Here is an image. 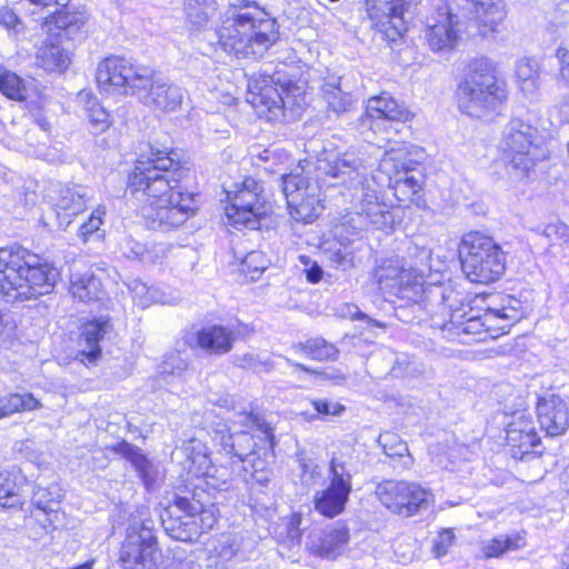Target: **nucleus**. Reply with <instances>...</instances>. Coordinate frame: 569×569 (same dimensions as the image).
<instances>
[{
  "mask_svg": "<svg viewBox=\"0 0 569 569\" xmlns=\"http://www.w3.org/2000/svg\"><path fill=\"white\" fill-rule=\"evenodd\" d=\"M0 26L4 27L7 30L19 32L22 22L11 8L2 6L0 8Z\"/></svg>",
  "mask_w": 569,
  "mask_h": 569,
  "instance_id": "62",
  "label": "nucleus"
},
{
  "mask_svg": "<svg viewBox=\"0 0 569 569\" xmlns=\"http://www.w3.org/2000/svg\"><path fill=\"white\" fill-rule=\"evenodd\" d=\"M379 442L388 457H403L408 453L407 443L395 433L380 435Z\"/></svg>",
  "mask_w": 569,
  "mask_h": 569,
  "instance_id": "53",
  "label": "nucleus"
},
{
  "mask_svg": "<svg viewBox=\"0 0 569 569\" xmlns=\"http://www.w3.org/2000/svg\"><path fill=\"white\" fill-rule=\"evenodd\" d=\"M349 541V530L342 522H336L327 527L320 533L310 537L309 548L316 555L335 559Z\"/></svg>",
  "mask_w": 569,
  "mask_h": 569,
  "instance_id": "26",
  "label": "nucleus"
},
{
  "mask_svg": "<svg viewBox=\"0 0 569 569\" xmlns=\"http://www.w3.org/2000/svg\"><path fill=\"white\" fill-rule=\"evenodd\" d=\"M416 0H365V8L372 27L388 31V26L401 36L412 19Z\"/></svg>",
  "mask_w": 569,
  "mask_h": 569,
  "instance_id": "18",
  "label": "nucleus"
},
{
  "mask_svg": "<svg viewBox=\"0 0 569 569\" xmlns=\"http://www.w3.org/2000/svg\"><path fill=\"white\" fill-rule=\"evenodd\" d=\"M372 182L393 189L400 202L413 203L421 198L423 174L419 162L412 160L405 149H391L385 151L379 160Z\"/></svg>",
  "mask_w": 569,
  "mask_h": 569,
  "instance_id": "9",
  "label": "nucleus"
},
{
  "mask_svg": "<svg viewBox=\"0 0 569 569\" xmlns=\"http://www.w3.org/2000/svg\"><path fill=\"white\" fill-rule=\"evenodd\" d=\"M262 186L253 178H246L241 188L236 191H228V204L226 216L228 222L237 228L251 230L261 227V220L270 210V204L262 196Z\"/></svg>",
  "mask_w": 569,
  "mask_h": 569,
  "instance_id": "11",
  "label": "nucleus"
},
{
  "mask_svg": "<svg viewBox=\"0 0 569 569\" xmlns=\"http://www.w3.org/2000/svg\"><path fill=\"white\" fill-rule=\"evenodd\" d=\"M69 291L83 302L99 301L104 296L101 280L91 271L72 274Z\"/></svg>",
  "mask_w": 569,
  "mask_h": 569,
  "instance_id": "32",
  "label": "nucleus"
},
{
  "mask_svg": "<svg viewBox=\"0 0 569 569\" xmlns=\"http://www.w3.org/2000/svg\"><path fill=\"white\" fill-rule=\"evenodd\" d=\"M416 251V261L415 266L409 268L408 270L413 271V273H418L421 276L422 281L425 282V273L431 270V251L428 248L415 247Z\"/></svg>",
  "mask_w": 569,
  "mask_h": 569,
  "instance_id": "58",
  "label": "nucleus"
},
{
  "mask_svg": "<svg viewBox=\"0 0 569 569\" xmlns=\"http://www.w3.org/2000/svg\"><path fill=\"white\" fill-rule=\"evenodd\" d=\"M540 428L547 436L558 437L569 428V405L558 395L540 397L536 405Z\"/></svg>",
  "mask_w": 569,
  "mask_h": 569,
  "instance_id": "24",
  "label": "nucleus"
},
{
  "mask_svg": "<svg viewBox=\"0 0 569 569\" xmlns=\"http://www.w3.org/2000/svg\"><path fill=\"white\" fill-rule=\"evenodd\" d=\"M149 67L136 64L121 56H111L102 60L97 68V83L101 90L136 96L140 84L147 81Z\"/></svg>",
  "mask_w": 569,
  "mask_h": 569,
  "instance_id": "13",
  "label": "nucleus"
},
{
  "mask_svg": "<svg viewBox=\"0 0 569 569\" xmlns=\"http://www.w3.org/2000/svg\"><path fill=\"white\" fill-rule=\"evenodd\" d=\"M61 497V489L57 485L50 487L37 486L33 489L31 502L36 510L44 516V519L41 520L40 515H36L43 528L56 527V522L59 520Z\"/></svg>",
  "mask_w": 569,
  "mask_h": 569,
  "instance_id": "27",
  "label": "nucleus"
},
{
  "mask_svg": "<svg viewBox=\"0 0 569 569\" xmlns=\"http://www.w3.org/2000/svg\"><path fill=\"white\" fill-rule=\"evenodd\" d=\"M106 211L103 208L99 207L88 218L86 222H83L79 228V236L87 241L89 236H92L94 232L100 230V226L103 221V216Z\"/></svg>",
  "mask_w": 569,
  "mask_h": 569,
  "instance_id": "56",
  "label": "nucleus"
},
{
  "mask_svg": "<svg viewBox=\"0 0 569 569\" xmlns=\"http://www.w3.org/2000/svg\"><path fill=\"white\" fill-rule=\"evenodd\" d=\"M203 495L204 491L198 489H186L181 493L174 495V507L179 511L183 512L187 518L192 520L191 522H181V526L177 528L171 522L169 525L164 523L166 531H168L173 539L180 541L192 540L193 535H198V531L191 532L189 529H187V527L190 525H199L202 531L211 529L214 526L217 518L214 515L213 506L206 508L204 502L201 500Z\"/></svg>",
  "mask_w": 569,
  "mask_h": 569,
  "instance_id": "14",
  "label": "nucleus"
},
{
  "mask_svg": "<svg viewBox=\"0 0 569 569\" xmlns=\"http://www.w3.org/2000/svg\"><path fill=\"white\" fill-rule=\"evenodd\" d=\"M257 167L267 172H277L290 160V154L280 148H266L257 153Z\"/></svg>",
  "mask_w": 569,
  "mask_h": 569,
  "instance_id": "45",
  "label": "nucleus"
},
{
  "mask_svg": "<svg viewBox=\"0 0 569 569\" xmlns=\"http://www.w3.org/2000/svg\"><path fill=\"white\" fill-rule=\"evenodd\" d=\"M373 277L383 295L396 297V316L403 322H421L429 307L442 306L451 300L453 290L449 286L422 281L421 276L400 266L396 259H385L375 269Z\"/></svg>",
  "mask_w": 569,
  "mask_h": 569,
  "instance_id": "2",
  "label": "nucleus"
},
{
  "mask_svg": "<svg viewBox=\"0 0 569 569\" xmlns=\"http://www.w3.org/2000/svg\"><path fill=\"white\" fill-rule=\"evenodd\" d=\"M60 226H68L71 218L83 212L89 200V189L81 184H52L49 194Z\"/></svg>",
  "mask_w": 569,
  "mask_h": 569,
  "instance_id": "22",
  "label": "nucleus"
},
{
  "mask_svg": "<svg viewBox=\"0 0 569 569\" xmlns=\"http://www.w3.org/2000/svg\"><path fill=\"white\" fill-rule=\"evenodd\" d=\"M555 57L558 61L557 86L569 89V46L561 42L556 49ZM557 104L569 106V91L561 96Z\"/></svg>",
  "mask_w": 569,
  "mask_h": 569,
  "instance_id": "44",
  "label": "nucleus"
},
{
  "mask_svg": "<svg viewBox=\"0 0 569 569\" xmlns=\"http://www.w3.org/2000/svg\"><path fill=\"white\" fill-rule=\"evenodd\" d=\"M312 406L315 410L323 416L332 415V416H339L341 412L345 411V406L332 402L328 399H317L312 401Z\"/></svg>",
  "mask_w": 569,
  "mask_h": 569,
  "instance_id": "64",
  "label": "nucleus"
},
{
  "mask_svg": "<svg viewBox=\"0 0 569 569\" xmlns=\"http://www.w3.org/2000/svg\"><path fill=\"white\" fill-rule=\"evenodd\" d=\"M455 535L450 529L442 530L433 540L432 552L436 558H441L447 555L449 548L452 546Z\"/></svg>",
  "mask_w": 569,
  "mask_h": 569,
  "instance_id": "59",
  "label": "nucleus"
},
{
  "mask_svg": "<svg viewBox=\"0 0 569 569\" xmlns=\"http://www.w3.org/2000/svg\"><path fill=\"white\" fill-rule=\"evenodd\" d=\"M459 256L462 271L471 282L488 284L505 273L506 252L491 237L479 231L462 237Z\"/></svg>",
  "mask_w": 569,
  "mask_h": 569,
  "instance_id": "8",
  "label": "nucleus"
},
{
  "mask_svg": "<svg viewBox=\"0 0 569 569\" xmlns=\"http://www.w3.org/2000/svg\"><path fill=\"white\" fill-rule=\"evenodd\" d=\"M517 548L515 540L509 536H499L483 546V552L487 558L500 557L505 551Z\"/></svg>",
  "mask_w": 569,
  "mask_h": 569,
  "instance_id": "54",
  "label": "nucleus"
},
{
  "mask_svg": "<svg viewBox=\"0 0 569 569\" xmlns=\"http://www.w3.org/2000/svg\"><path fill=\"white\" fill-rule=\"evenodd\" d=\"M236 341L234 332L221 325L201 328L189 340L191 348H199L210 356H222L231 351Z\"/></svg>",
  "mask_w": 569,
  "mask_h": 569,
  "instance_id": "25",
  "label": "nucleus"
},
{
  "mask_svg": "<svg viewBox=\"0 0 569 569\" xmlns=\"http://www.w3.org/2000/svg\"><path fill=\"white\" fill-rule=\"evenodd\" d=\"M271 453V451L264 456L262 451L257 449V453L249 458L246 463H242V469L246 475L266 471L267 469V457Z\"/></svg>",
  "mask_w": 569,
  "mask_h": 569,
  "instance_id": "63",
  "label": "nucleus"
},
{
  "mask_svg": "<svg viewBox=\"0 0 569 569\" xmlns=\"http://www.w3.org/2000/svg\"><path fill=\"white\" fill-rule=\"evenodd\" d=\"M295 348L317 361H335L338 359L339 350L322 337H315L299 342Z\"/></svg>",
  "mask_w": 569,
  "mask_h": 569,
  "instance_id": "36",
  "label": "nucleus"
},
{
  "mask_svg": "<svg viewBox=\"0 0 569 569\" xmlns=\"http://www.w3.org/2000/svg\"><path fill=\"white\" fill-rule=\"evenodd\" d=\"M323 98L328 108L337 114L347 112L351 106V96L345 92L339 82H327L322 87Z\"/></svg>",
  "mask_w": 569,
  "mask_h": 569,
  "instance_id": "43",
  "label": "nucleus"
},
{
  "mask_svg": "<svg viewBox=\"0 0 569 569\" xmlns=\"http://www.w3.org/2000/svg\"><path fill=\"white\" fill-rule=\"evenodd\" d=\"M458 293L453 291V298L442 306L429 307L427 316H449L448 321H435L442 330L453 332L457 336H480L478 340L487 337L496 338L506 333L526 313L527 307L513 296H502L492 300L482 315H470L472 310L460 302Z\"/></svg>",
  "mask_w": 569,
  "mask_h": 569,
  "instance_id": "4",
  "label": "nucleus"
},
{
  "mask_svg": "<svg viewBox=\"0 0 569 569\" xmlns=\"http://www.w3.org/2000/svg\"><path fill=\"white\" fill-rule=\"evenodd\" d=\"M368 168V160L363 153L357 150H348L343 153H325L317 160V170L325 176L340 179L342 183L355 180L363 184V178Z\"/></svg>",
  "mask_w": 569,
  "mask_h": 569,
  "instance_id": "20",
  "label": "nucleus"
},
{
  "mask_svg": "<svg viewBox=\"0 0 569 569\" xmlns=\"http://www.w3.org/2000/svg\"><path fill=\"white\" fill-rule=\"evenodd\" d=\"M459 109L481 118L497 112L508 99L507 83L497 77L492 63L480 58L472 61L457 89Z\"/></svg>",
  "mask_w": 569,
  "mask_h": 569,
  "instance_id": "6",
  "label": "nucleus"
},
{
  "mask_svg": "<svg viewBox=\"0 0 569 569\" xmlns=\"http://www.w3.org/2000/svg\"><path fill=\"white\" fill-rule=\"evenodd\" d=\"M327 259L337 268L346 270L353 266V250L350 244L340 241H328L323 244Z\"/></svg>",
  "mask_w": 569,
  "mask_h": 569,
  "instance_id": "41",
  "label": "nucleus"
},
{
  "mask_svg": "<svg viewBox=\"0 0 569 569\" xmlns=\"http://www.w3.org/2000/svg\"><path fill=\"white\" fill-rule=\"evenodd\" d=\"M516 429L517 433L532 432L536 430L530 415L526 410H518L511 415V420L507 422L506 430Z\"/></svg>",
  "mask_w": 569,
  "mask_h": 569,
  "instance_id": "55",
  "label": "nucleus"
},
{
  "mask_svg": "<svg viewBox=\"0 0 569 569\" xmlns=\"http://www.w3.org/2000/svg\"><path fill=\"white\" fill-rule=\"evenodd\" d=\"M111 329L110 319L104 316L84 323L80 346H83L81 352L88 360L94 361L101 355L100 341Z\"/></svg>",
  "mask_w": 569,
  "mask_h": 569,
  "instance_id": "30",
  "label": "nucleus"
},
{
  "mask_svg": "<svg viewBox=\"0 0 569 569\" xmlns=\"http://www.w3.org/2000/svg\"><path fill=\"white\" fill-rule=\"evenodd\" d=\"M138 88L134 97L156 111L173 112L180 108L184 98V90L181 87L154 78V70L150 67L147 81Z\"/></svg>",
  "mask_w": 569,
  "mask_h": 569,
  "instance_id": "19",
  "label": "nucleus"
},
{
  "mask_svg": "<svg viewBox=\"0 0 569 569\" xmlns=\"http://www.w3.org/2000/svg\"><path fill=\"white\" fill-rule=\"evenodd\" d=\"M516 77L520 90L528 98H535L540 87V64L532 58H522L517 61Z\"/></svg>",
  "mask_w": 569,
  "mask_h": 569,
  "instance_id": "33",
  "label": "nucleus"
},
{
  "mask_svg": "<svg viewBox=\"0 0 569 569\" xmlns=\"http://www.w3.org/2000/svg\"><path fill=\"white\" fill-rule=\"evenodd\" d=\"M111 449L131 463L147 490H151L157 480L158 471L156 466L146 457L142 450L124 440L116 443Z\"/></svg>",
  "mask_w": 569,
  "mask_h": 569,
  "instance_id": "29",
  "label": "nucleus"
},
{
  "mask_svg": "<svg viewBox=\"0 0 569 569\" xmlns=\"http://www.w3.org/2000/svg\"><path fill=\"white\" fill-rule=\"evenodd\" d=\"M0 91L12 100L21 101L26 99V88L22 79L12 72L0 74Z\"/></svg>",
  "mask_w": 569,
  "mask_h": 569,
  "instance_id": "49",
  "label": "nucleus"
},
{
  "mask_svg": "<svg viewBox=\"0 0 569 569\" xmlns=\"http://www.w3.org/2000/svg\"><path fill=\"white\" fill-rule=\"evenodd\" d=\"M499 146L509 173L520 180L528 178L533 167L550 153L547 134L520 118L506 124Z\"/></svg>",
  "mask_w": 569,
  "mask_h": 569,
  "instance_id": "7",
  "label": "nucleus"
},
{
  "mask_svg": "<svg viewBox=\"0 0 569 569\" xmlns=\"http://www.w3.org/2000/svg\"><path fill=\"white\" fill-rule=\"evenodd\" d=\"M339 315L343 318H350L352 320H363L372 325V327H382L383 325L369 316L363 313L358 306L351 303H345L339 308Z\"/></svg>",
  "mask_w": 569,
  "mask_h": 569,
  "instance_id": "60",
  "label": "nucleus"
},
{
  "mask_svg": "<svg viewBox=\"0 0 569 569\" xmlns=\"http://www.w3.org/2000/svg\"><path fill=\"white\" fill-rule=\"evenodd\" d=\"M237 551L238 547L236 541L230 536H222L212 550L213 555L219 558L221 562L230 561L237 555Z\"/></svg>",
  "mask_w": 569,
  "mask_h": 569,
  "instance_id": "57",
  "label": "nucleus"
},
{
  "mask_svg": "<svg viewBox=\"0 0 569 569\" xmlns=\"http://www.w3.org/2000/svg\"><path fill=\"white\" fill-rule=\"evenodd\" d=\"M128 178L132 194L147 197L141 216L148 229L169 232L182 226L194 211V193L183 192L181 180L189 169L181 166L177 153L168 148L148 144Z\"/></svg>",
  "mask_w": 569,
  "mask_h": 569,
  "instance_id": "1",
  "label": "nucleus"
},
{
  "mask_svg": "<svg viewBox=\"0 0 569 569\" xmlns=\"http://www.w3.org/2000/svg\"><path fill=\"white\" fill-rule=\"evenodd\" d=\"M183 450L189 462V472L198 478L208 476L211 469V460L206 446L200 440L191 439L183 447Z\"/></svg>",
  "mask_w": 569,
  "mask_h": 569,
  "instance_id": "34",
  "label": "nucleus"
},
{
  "mask_svg": "<svg viewBox=\"0 0 569 569\" xmlns=\"http://www.w3.org/2000/svg\"><path fill=\"white\" fill-rule=\"evenodd\" d=\"M292 471L306 487L316 485L322 478L319 465L312 458H307L303 455L296 456Z\"/></svg>",
  "mask_w": 569,
  "mask_h": 569,
  "instance_id": "42",
  "label": "nucleus"
},
{
  "mask_svg": "<svg viewBox=\"0 0 569 569\" xmlns=\"http://www.w3.org/2000/svg\"><path fill=\"white\" fill-rule=\"evenodd\" d=\"M17 339V323L11 316L0 326V347L9 348Z\"/></svg>",
  "mask_w": 569,
  "mask_h": 569,
  "instance_id": "61",
  "label": "nucleus"
},
{
  "mask_svg": "<svg viewBox=\"0 0 569 569\" xmlns=\"http://www.w3.org/2000/svg\"><path fill=\"white\" fill-rule=\"evenodd\" d=\"M276 19L259 10L246 11L227 17L213 30H206L203 39L212 48L237 58L260 59L279 40Z\"/></svg>",
  "mask_w": 569,
  "mask_h": 569,
  "instance_id": "5",
  "label": "nucleus"
},
{
  "mask_svg": "<svg viewBox=\"0 0 569 569\" xmlns=\"http://www.w3.org/2000/svg\"><path fill=\"white\" fill-rule=\"evenodd\" d=\"M381 503L395 513L410 517L428 502V492L417 483L387 480L377 487Z\"/></svg>",
  "mask_w": 569,
  "mask_h": 569,
  "instance_id": "16",
  "label": "nucleus"
},
{
  "mask_svg": "<svg viewBox=\"0 0 569 569\" xmlns=\"http://www.w3.org/2000/svg\"><path fill=\"white\" fill-rule=\"evenodd\" d=\"M187 368L188 361L179 352H172L166 356L158 372L166 378L168 376H180Z\"/></svg>",
  "mask_w": 569,
  "mask_h": 569,
  "instance_id": "52",
  "label": "nucleus"
},
{
  "mask_svg": "<svg viewBox=\"0 0 569 569\" xmlns=\"http://www.w3.org/2000/svg\"><path fill=\"white\" fill-rule=\"evenodd\" d=\"M246 420L257 429L254 432L241 430L229 432L228 429L217 430L213 441L220 447V450L238 462L246 463L247 460L257 453V449L267 456L274 447V436L272 428L260 422L257 415L250 413Z\"/></svg>",
  "mask_w": 569,
  "mask_h": 569,
  "instance_id": "10",
  "label": "nucleus"
},
{
  "mask_svg": "<svg viewBox=\"0 0 569 569\" xmlns=\"http://www.w3.org/2000/svg\"><path fill=\"white\" fill-rule=\"evenodd\" d=\"M22 505L20 489L14 477L0 472V507L17 508Z\"/></svg>",
  "mask_w": 569,
  "mask_h": 569,
  "instance_id": "46",
  "label": "nucleus"
},
{
  "mask_svg": "<svg viewBox=\"0 0 569 569\" xmlns=\"http://www.w3.org/2000/svg\"><path fill=\"white\" fill-rule=\"evenodd\" d=\"M281 187L292 219L310 223L320 216L323 206L316 194V188L305 176L298 172L282 173Z\"/></svg>",
  "mask_w": 569,
  "mask_h": 569,
  "instance_id": "15",
  "label": "nucleus"
},
{
  "mask_svg": "<svg viewBox=\"0 0 569 569\" xmlns=\"http://www.w3.org/2000/svg\"><path fill=\"white\" fill-rule=\"evenodd\" d=\"M537 236H541L548 240L549 243L556 240L569 239V227L562 222H553L549 224H539L532 229Z\"/></svg>",
  "mask_w": 569,
  "mask_h": 569,
  "instance_id": "51",
  "label": "nucleus"
},
{
  "mask_svg": "<svg viewBox=\"0 0 569 569\" xmlns=\"http://www.w3.org/2000/svg\"><path fill=\"white\" fill-rule=\"evenodd\" d=\"M505 17L502 0H446L445 6L428 18L426 40L432 51H449L470 24L495 31Z\"/></svg>",
  "mask_w": 569,
  "mask_h": 569,
  "instance_id": "3",
  "label": "nucleus"
},
{
  "mask_svg": "<svg viewBox=\"0 0 569 569\" xmlns=\"http://www.w3.org/2000/svg\"><path fill=\"white\" fill-rule=\"evenodd\" d=\"M158 551L157 538L151 529L142 527L140 531L128 533L120 551L123 569H154Z\"/></svg>",
  "mask_w": 569,
  "mask_h": 569,
  "instance_id": "21",
  "label": "nucleus"
},
{
  "mask_svg": "<svg viewBox=\"0 0 569 569\" xmlns=\"http://www.w3.org/2000/svg\"><path fill=\"white\" fill-rule=\"evenodd\" d=\"M376 186L377 184L372 183V188H360V193H358L357 197L363 203L361 209L362 213L368 217L372 227L376 229H385L391 226L393 219L391 212L378 201V190Z\"/></svg>",
  "mask_w": 569,
  "mask_h": 569,
  "instance_id": "31",
  "label": "nucleus"
},
{
  "mask_svg": "<svg viewBox=\"0 0 569 569\" xmlns=\"http://www.w3.org/2000/svg\"><path fill=\"white\" fill-rule=\"evenodd\" d=\"M352 465L350 457L343 452L333 455L329 466V486L315 496V508L325 517L340 515L351 492Z\"/></svg>",
  "mask_w": 569,
  "mask_h": 569,
  "instance_id": "12",
  "label": "nucleus"
},
{
  "mask_svg": "<svg viewBox=\"0 0 569 569\" xmlns=\"http://www.w3.org/2000/svg\"><path fill=\"white\" fill-rule=\"evenodd\" d=\"M29 250L21 246L0 249V298L8 303L23 302V269Z\"/></svg>",
  "mask_w": 569,
  "mask_h": 569,
  "instance_id": "17",
  "label": "nucleus"
},
{
  "mask_svg": "<svg viewBox=\"0 0 569 569\" xmlns=\"http://www.w3.org/2000/svg\"><path fill=\"white\" fill-rule=\"evenodd\" d=\"M37 59L48 71H62L70 62L68 52L59 43L53 42H44L39 49Z\"/></svg>",
  "mask_w": 569,
  "mask_h": 569,
  "instance_id": "37",
  "label": "nucleus"
},
{
  "mask_svg": "<svg viewBox=\"0 0 569 569\" xmlns=\"http://www.w3.org/2000/svg\"><path fill=\"white\" fill-rule=\"evenodd\" d=\"M256 99L258 101L253 103L260 106L259 112L264 113L269 121H279L284 117V100L276 88L264 87Z\"/></svg>",
  "mask_w": 569,
  "mask_h": 569,
  "instance_id": "38",
  "label": "nucleus"
},
{
  "mask_svg": "<svg viewBox=\"0 0 569 569\" xmlns=\"http://www.w3.org/2000/svg\"><path fill=\"white\" fill-rule=\"evenodd\" d=\"M216 11L214 0H184L187 20L197 28L204 26Z\"/></svg>",
  "mask_w": 569,
  "mask_h": 569,
  "instance_id": "40",
  "label": "nucleus"
},
{
  "mask_svg": "<svg viewBox=\"0 0 569 569\" xmlns=\"http://www.w3.org/2000/svg\"><path fill=\"white\" fill-rule=\"evenodd\" d=\"M87 118L93 133H102L111 126L109 112L97 101L91 99L87 104Z\"/></svg>",
  "mask_w": 569,
  "mask_h": 569,
  "instance_id": "47",
  "label": "nucleus"
},
{
  "mask_svg": "<svg viewBox=\"0 0 569 569\" xmlns=\"http://www.w3.org/2000/svg\"><path fill=\"white\" fill-rule=\"evenodd\" d=\"M232 362L236 367L252 370L258 373L269 372L273 368L272 362L269 359L261 360L252 353L234 355L232 357Z\"/></svg>",
  "mask_w": 569,
  "mask_h": 569,
  "instance_id": "50",
  "label": "nucleus"
},
{
  "mask_svg": "<svg viewBox=\"0 0 569 569\" xmlns=\"http://www.w3.org/2000/svg\"><path fill=\"white\" fill-rule=\"evenodd\" d=\"M366 117L376 120L406 122L411 119V112L403 103L383 92L368 100Z\"/></svg>",
  "mask_w": 569,
  "mask_h": 569,
  "instance_id": "28",
  "label": "nucleus"
},
{
  "mask_svg": "<svg viewBox=\"0 0 569 569\" xmlns=\"http://www.w3.org/2000/svg\"><path fill=\"white\" fill-rule=\"evenodd\" d=\"M28 263L23 269V301L50 293L59 278L57 268L29 251Z\"/></svg>",
  "mask_w": 569,
  "mask_h": 569,
  "instance_id": "23",
  "label": "nucleus"
},
{
  "mask_svg": "<svg viewBox=\"0 0 569 569\" xmlns=\"http://www.w3.org/2000/svg\"><path fill=\"white\" fill-rule=\"evenodd\" d=\"M119 252L127 259L139 260L142 263H154L159 254L156 247H148L133 236H124L118 244Z\"/></svg>",
  "mask_w": 569,
  "mask_h": 569,
  "instance_id": "35",
  "label": "nucleus"
},
{
  "mask_svg": "<svg viewBox=\"0 0 569 569\" xmlns=\"http://www.w3.org/2000/svg\"><path fill=\"white\" fill-rule=\"evenodd\" d=\"M515 430H506V440L511 447L518 448L522 456L528 455L531 449L539 446L540 437L536 430L532 432L526 431L523 435L517 433Z\"/></svg>",
  "mask_w": 569,
  "mask_h": 569,
  "instance_id": "48",
  "label": "nucleus"
},
{
  "mask_svg": "<svg viewBox=\"0 0 569 569\" xmlns=\"http://www.w3.org/2000/svg\"><path fill=\"white\" fill-rule=\"evenodd\" d=\"M41 402L30 392L11 393L0 397V418L14 412L32 411L40 408Z\"/></svg>",
  "mask_w": 569,
  "mask_h": 569,
  "instance_id": "39",
  "label": "nucleus"
}]
</instances>
